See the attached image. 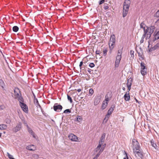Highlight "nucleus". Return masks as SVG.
Returning a JSON list of instances; mask_svg holds the SVG:
<instances>
[{"mask_svg":"<svg viewBox=\"0 0 159 159\" xmlns=\"http://www.w3.org/2000/svg\"><path fill=\"white\" fill-rule=\"evenodd\" d=\"M131 144L134 152L135 155L137 154L139 157L142 158L143 156V153L142 150L140 149L139 144L138 141L134 139L132 140Z\"/></svg>","mask_w":159,"mask_h":159,"instance_id":"nucleus-1","label":"nucleus"},{"mask_svg":"<svg viewBox=\"0 0 159 159\" xmlns=\"http://www.w3.org/2000/svg\"><path fill=\"white\" fill-rule=\"evenodd\" d=\"M62 107L61 105L58 104L57 103H55L53 106V109L55 111L60 112L62 109Z\"/></svg>","mask_w":159,"mask_h":159,"instance_id":"nucleus-2","label":"nucleus"},{"mask_svg":"<svg viewBox=\"0 0 159 159\" xmlns=\"http://www.w3.org/2000/svg\"><path fill=\"white\" fill-rule=\"evenodd\" d=\"M130 1L129 0H125L123 7V10L129 11Z\"/></svg>","mask_w":159,"mask_h":159,"instance_id":"nucleus-3","label":"nucleus"},{"mask_svg":"<svg viewBox=\"0 0 159 159\" xmlns=\"http://www.w3.org/2000/svg\"><path fill=\"white\" fill-rule=\"evenodd\" d=\"M68 138L71 141L77 142L78 140L77 137L73 134H71L68 136Z\"/></svg>","mask_w":159,"mask_h":159,"instance_id":"nucleus-4","label":"nucleus"},{"mask_svg":"<svg viewBox=\"0 0 159 159\" xmlns=\"http://www.w3.org/2000/svg\"><path fill=\"white\" fill-rule=\"evenodd\" d=\"M20 106L22 110L25 113H27L28 111V109L27 105L24 103L20 104Z\"/></svg>","mask_w":159,"mask_h":159,"instance_id":"nucleus-5","label":"nucleus"},{"mask_svg":"<svg viewBox=\"0 0 159 159\" xmlns=\"http://www.w3.org/2000/svg\"><path fill=\"white\" fill-rule=\"evenodd\" d=\"M21 123L19 122L16 127L13 128V131L15 132H16L20 131L21 128Z\"/></svg>","mask_w":159,"mask_h":159,"instance_id":"nucleus-6","label":"nucleus"},{"mask_svg":"<svg viewBox=\"0 0 159 159\" xmlns=\"http://www.w3.org/2000/svg\"><path fill=\"white\" fill-rule=\"evenodd\" d=\"M149 31H148V33L147 34V38L148 37H150L152 34L154 32L155 29V27L154 26H151L149 28Z\"/></svg>","mask_w":159,"mask_h":159,"instance_id":"nucleus-7","label":"nucleus"},{"mask_svg":"<svg viewBox=\"0 0 159 159\" xmlns=\"http://www.w3.org/2000/svg\"><path fill=\"white\" fill-rule=\"evenodd\" d=\"M115 107V106L114 105H112L111 106V107L109 109L108 111V112L107 115H106V116H107V117H108V116H110L111 114L112 113L113 111V110L114 109Z\"/></svg>","mask_w":159,"mask_h":159,"instance_id":"nucleus-8","label":"nucleus"},{"mask_svg":"<svg viewBox=\"0 0 159 159\" xmlns=\"http://www.w3.org/2000/svg\"><path fill=\"white\" fill-rule=\"evenodd\" d=\"M121 58V57L119 56V55H117L116 57L115 62V66L116 67H117L119 66V65Z\"/></svg>","mask_w":159,"mask_h":159,"instance_id":"nucleus-9","label":"nucleus"},{"mask_svg":"<svg viewBox=\"0 0 159 159\" xmlns=\"http://www.w3.org/2000/svg\"><path fill=\"white\" fill-rule=\"evenodd\" d=\"M125 100L126 101L129 100L130 99V96L129 94V92H127L124 96Z\"/></svg>","mask_w":159,"mask_h":159,"instance_id":"nucleus-10","label":"nucleus"},{"mask_svg":"<svg viewBox=\"0 0 159 159\" xmlns=\"http://www.w3.org/2000/svg\"><path fill=\"white\" fill-rule=\"evenodd\" d=\"M14 92L15 96H16L15 97L16 99L18 97L20 96L19 94V93H20V91L18 88L15 89L14 90Z\"/></svg>","mask_w":159,"mask_h":159,"instance_id":"nucleus-11","label":"nucleus"},{"mask_svg":"<svg viewBox=\"0 0 159 159\" xmlns=\"http://www.w3.org/2000/svg\"><path fill=\"white\" fill-rule=\"evenodd\" d=\"M26 149L30 151H34L35 149V148L34 145H32L27 146Z\"/></svg>","mask_w":159,"mask_h":159,"instance_id":"nucleus-12","label":"nucleus"},{"mask_svg":"<svg viewBox=\"0 0 159 159\" xmlns=\"http://www.w3.org/2000/svg\"><path fill=\"white\" fill-rule=\"evenodd\" d=\"M75 121L78 123H80L82 120V118L81 116H77L75 119Z\"/></svg>","mask_w":159,"mask_h":159,"instance_id":"nucleus-13","label":"nucleus"},{"mask_svg":"<svg viewBox=\"0 0 159 159\" xmlns=\"http://www.w3.org/2000/svg\"><path fill=\"white\" fill-rule=\"evenodd\" d=\"M34 102L37 107H39L41 109H42V107L39 103L37 99H35V100H34Z\"/></svg>","mask_w":159,"mask_h":159,"instance_id":"nucleus-14","label":"nucleus"},{"mask_svg":"<svg viewBox=\"0 0 159 159\" xmlns=\"http://www.w3.org/2000/svg\"><path fill=\"white\" fill-rule=\"evenodd\" d=\"M105 136L106 134L105 133H103L101 136L99 142L102 143L105 140Z\"/></svg>","mask_w":159,"mask_h":159,"instance_id":"nucleus-15","label":"nucleus"},{"mask_svg":"<svg viewBox=\"0 0 159 159\" xmlns=\"http://www.w3.org/2000/svg\"><path fill=\"white\" fill-rule=\"evenodd\" d=\"M108 105V103L105 102V101H103L101 107V109L103 110L106 108Z\"/></svg>","mask_w":159,"mask_h":159,"instance_id":"nucleus-16","label":"nucleus"},{"mask_svg":"<svg viewBox=\"0 0 159 159\" xmlns=\"http://www.w3.org/2000/svg\"><path fill=\"white\" fill-rule=\"evenodd\" d=\"M17 98H18V100L20 104L24 103L23 98L21 95L18 97Z\"/></svg>","mask_w":159,"mask_h":159,"instance_id":"nucleus-17","label":"nucleus"},{"mask_svg":"<svg viewBox=\"0 0 159 159\" xmlns=\"http://www.w3.org/2000/svg\"><path fill=\"white\" fill-rule=\"evenodd\" d=\"M147 68L146 67L143 69H141V73L143 75H145L146 74Z\"/></svg>","mask_w":159,"mask_h":159,"instance_id":"nucleus-18","label":"nucleus"},{"mask_svg":"<svg viewBox=\"0 0 159 159\" xmlns=\"http://www.w3.org/2000/svg\"><path fill=\"white\" fill-rule=\"evenodd\" d=\"M115 36L114 34L111 35L110 39L109 42H115Z\"/></svg>","mask_w":159,"mask_h":159,"instance_id":"nucleus-19","label":"nucleus"},{"mask_svg":"<svg viewBox=\"0 0 159 159\" xmlns=\"http://www.w3.org/2000/svg\"><path fill=\"white\" fill-rule=\"evenodd\" d=\"M115 44V42H110L109 41V46L110 48L112 49L114 48V45Z\"/></svg>","mask_w":159,"mask_h":159,"instance_id":"nucleus-20","label":"nucleus"},{"mask_svg":"<svg viewBox=\"0 0 159 159\" xmlns=\"http://www.w3.org/2000/svg\"><path fill=\"white\" fill-rule=\"evenodd\" d=\"M150 143L152 147H154L155 149H157V146L156 144L154 143V141L152 140L150 141Z\"/></svg>","mask_w":159,"mask_h":159,"instance_id":"nucleus-21","label":"nucleus"},{"mask_svg":"<svg viewBox=\"0 0 159 159\" xmlns=\"http://www.w3.org/2000/svg\"><path fill=\"white\" fill-rule=\"evenodd\" d=\"M7 126L5 124L0 125V129H6Z\"/></svg>","mask_w":159,"mask_h":159,"instance_id":"nucleus-22","label":"nucleus"},{"mask_svg":"<svg viewBox=\"0 0 159 159\" xmlns=\"http://www.w3.org/2000/svg\"><path fill=\"white\" fill-rule=\"evenodd\" d=\"M100 102V99L99 98L96 99L95 100L94 102V105H97Z\"/></svg>","mask_w":159,"mask_h":159,"instance_id":"nucleus-23","label":"nucleus"},{"mask_svg":"<svg viewBox=\"0 0 159 159\" xmlns=\"http://www.w3.org/2000/svg\"><path fill=\"white\" fill-rule=\"evenodd\" d=\"M12 30L13 31L16 32L18 31L19 28L17 26H15L13 27Z\"/></svg>","mask_w":159,"mask_h":159,"instance_id":"nucleus-24","label":"nucleus"},{"mask_svg":"<svg viewBox=\"0 0 159 159\" xmlns=\"http://www.w3.org/2000/svg\"><path fill=\"white\" fill-rule=\"evenodd\" d=\"M26 126L27 127V129L28 131L31 134H33V133H34V132H33V130H32V129L29 127L28 125H26Z\"/></svg>","mask_w":159,"mask_h":159,"instance_id":"nucleus-25","label":"nucleus"},{"mask_svg":"<svg viewBox=\"0 0 159 159\" xmlns=\"http://www.w3.org/2000/svg\"><path fill=\"white\" fill-rule=\"evenodd\" d=\"M128 11L126 10H123V17H125L128 14Z\"/></svg>","mask_w":159,"mask_h":159,"instance_id":"nucleus-26","label":"nucleus"},{"mask_svg":"<svg viewBox=\"0 0 159 159\" xmlns=\"http://www.w3.org/2000/svg\"><path fill=\"white\" fill-rule=\"evenodd\" d=\"M143 30L144 33L147 34L148 33V31H149V28L147 26H146L145 28H144Z\"/></svg>","mask_w":159,"mask_h":159,"instance_id":"nucleus-27","label":"nucleus"},{"mask_svg":"<svg viewBox=\"0 0 159 159\" xmlns=\"http://www.w3.org/2000/svg\"><path fill=\"white\" fill-rule=\"evenodd\" d=\"M122 49L123 48L121 49H119L118 50L117 55H119V56L121 57Z\"/></svg>","mask_w":159,"mask_h":159,"instance_id":"nucleus-28","label":"nucleus"},{"mask_svg":"<svg viewBox=\"0 0 159 159\" xmlns=\"http://www.w3.org/2000/svg\"><path fill=\"white\" fill-rule=\"evenodd\" d=\"M159 39V36L157 34H156L154 35V39L153 40V41L154 42L156 40Z\"/></svg>","mask_w":159,"mask_h":159,"instance_id":"nucleus-29","label":"nucleus"},{"mask_svg":"<svg viewBox=\"0 0 159 159\" xmlns=\"http://www.w3.org/2000/svg\"><path fill=\"white\" fill-rule=\"evenodd\" d=\"M0 85L1 86V87L3 89L4 88V82L3 80L2 79L0 80Z\"/></svg>","mask_w":159,"mask_h":159,"instance_id":"nucleus-30","label":"nucleus"},{"mask_svg":"<svg viewBox=\"0 0 159 159\" xmlns=\"http://www.w3.org/2000/svg\"><path fill=\"white\" fill-rule=\"evenodd\" d=\"M109 96H108V94H107L105 96V99L104 101H105V102L108 103V102L109 101Z\"/></svg>","mask_w":159,"mask_h":159,"instance_id":"nucleus-31","label":"nucleus"},{"mask_svg":"<svg viewBox=\"0 0 159 159\" xmlns=\"http://www.w3.org/2000/svg\"><path fill=\"white\" fill-rule=\"evenodd\" d=\"M140 26L141 28H143V29L144 28H145L146 27V25L143 22H142L140 24Z\"/></svg>","mask_w":159,"mask_h":159,"instance_id":"nucleus-32","label":"nucleus"},{"mask_svg":"<svg viewBox=\"0 0 159 159\" xmlns=\"http://www.w3.org/2000/svg\"><path fill=\"white\" fill-rule=\"evenodd\" d=\"M132 79L131 78H130L128 80V82L127 83V84H131V85L132 84Z\"/></svg>","mask_w":159,"mask_h":159,"instance_id":"nucleus-33","label":"nucleus"},{"mask_svg":"<svg viewBox=\"0 0 159 159\" xmlns=\"http://www.w3.org/2000/svg\"><path fill=\"white\" fill-rule=\"evenodd\" d=\"M71 111L70 109H66L64 111L63 113H70Z\"/></svg>","mask_w":159,"mask_h":159,"instance_id":"nucleus-34","label":"nucleus"},{"mask_svg":"<svg viewBox=\"0 0 159 159\" xmlns=\"http://www.w3.org/2000/svg\"><path fill=\"white\" fill-rule=\"evenodd\" d=\"M67 97L68 100L70 101V103H72V100L71 98V97L68 95H67Z\"/></svg>","mask_w":159,"mask_h":159,"instance_id":"nucleus-35","label":"nucleus"},{"mask_svg":"<svg viewBox=\"0 0 159 159\" xmlns=\"http://www.w3.org/2000/svg\"><path fill=\"white\" fill-rule=\"evenodd\" d=\"M7 154L8 158L10 159H14V158L13 157V156L10 154L8 152H7Z\"/></svg>","mask_w":159,"mask_h":159,"instance_id":"nucleus-36","label":"nucleus"},{"mask_svg":"<svg viewBox=\"0 0 159 159\" xmlns=\"http://www.w3.org/2000/svg\"><path fill=\"white\" fill-rule=\"evenodd\" d=\"M145 64L144 63H143V62H141L140 64V66H141V69H143V68H144L145 67V66H144Z\"/></svg>","mask_w":159,"mask_h":159,"instance_id":"nucleus-37","label":"nucleus"},{"mask_svg":"<svg viewBox=\"0 0 159 159\" xmlns=\"http://www.w3.org/2000/svg\"><path fill=\"white\" fill-rule=\"evenodd\" d=\"M89 66L91 68H93L95 66V64L93 63H90L89 64Z\"/></svg>","mask_w":159,"mask_h":159,"instance_id":"nucleus-38","label":"nucleus"},{"mask_svg":"<svg viewBox=\"0 0 159 159\" xmlns=\"http://www.w3.org/2000/svg\"><path fill=\"white\" fill-rule=\"evenodd\" d=\"M100 149V148H98L97 147L94 150V154H95V153L96 152H98V151H99Z\"/></svg>","mask_w":159,"mask_h":159,"instance_id":"nucleus-39","label":"nucleus"},{"mask_svg":"<svg viewBox=\"0 0 159 159\" xmlns=\"http://www.w3.org/2000/svg\"><path fill=\"white\" fill-rule=\"evenodd\" d=\"M83 62L82 61H81L80 62V64L79 65V66H80V72H81V69H82L81 66H82V65H83Z\"/></svg>","mask_w":159,"mask_h":159,"instance_id":"nucleus-40","label":"nucleus"},{"mask_svg":"<svg viewBox=\"0 0 159 159\" xmlns=\"http://www.w3.org/2000/svg\"><path fill=\"white\" fill-rule=\"evenodd\" d=\"M154 16L156 17H159V10H158L155 14Z\"/></svg>","mask_w":159,"mask_h":159,"instance_id":"nucleus-41","label":"nucleus"},{"mask_svg":"<svg viewBox=\"0 0 159 159\" xmlns=\"http://www.w3.org/2000/svg\"><path fill=\"white\" fill-rule=\"evenodd\" d=\"M94 91L92 89H90L89 90V93L91 95H92Z\"/></svg>","mask_w":159,"mask_h":159,"instance_id":"nucleus-42","label":"nucleus"},{"mask_svg":"<svg viewBox=\"0 0 159 159\" xmlns=\"http://www.w3.org/2000/svg\"><path fill=\"white\" fill-rule=\"evenodd\" d=\"M107 50L106 49H105L103 51V55L104 56H105L107 54Z\"/></svg>","mask_w":159,"mask_h":159,"instance_id":"nucleus-43","label":"nucleus"},{"mask_svg":"<svg viewBox=\"0 0 159 159\" xmlns=\"http://www.w3.org/2000/svg\"><path fill=\"white\" fill-rule=\"evenodd\" d=\"M109 7L108 6V5L107 4H105L104 5L103 8L105 10H107V9H108Z\"/></svg>","mask_w":159,"mask_h":159,"instance_id":"nucleus-44","label":"nucleus"},{"mask_svg":"<svg viewBox=\"0 0 159 159\" xmlns=\"http://www.w3.org/2000/svg\"><path fill=\"white\" fill-rule=\"evenodd\" d=\"M104 150V148H101L99 149V150L98 151V152L99 153H100V154H101V153Z\"/></svg>","mask_w":159,"mask_h":159,"instance_id":"nucleus-45","label":"nucleus"},{"mask_svg":"<svg viewBox=\"0 0 159 159\" xmlns=\"http://www.w3.org/2000/svg\"><path fill=\"white\" fill-rule=\"evenodd\" d=\"M96 53L97 54L99 55L100 56L102 54V52H100V51L99 50H97L96 52Z\"/></svg>","mask_w":159,"mask_h":159,"instance_id":"nucleus-46","label":"nucleus"},{"mask_svg":"<svg viewBox=\"0 0 159 159\" xmlns=\"http://www.w3.org/2000/svg\"><path fill=\"white\" fill-rule=\"evenodd\" d=\"M102 143H101V142H99V144L98 146H97V147L98 148H101L102 145Z\"/></svg>","mask_w":159,"mask_h":159,"instance_id":"nucleus-47","label":"nucleus"},{"mask_svg":"<svg viewBox=\"0 0 159 159\" xmlns=\"http://www.w3.org/2000/svg\"><path fill=\"white\" fill-rule=\"evenodd\" d=\"M134 52L133 50H131L130 51V54L132 57H134Z\"/></svg>","mask_w":159,"mask_h":159,"instance_id":"nucleus-48","label":"nucleus"},{"mask_svg":"<svg viewBox=\"0 0 159 159\" xmlns=\"http://www.w3.org/2000/svg\"><path fill=\"white\" fill-rule=\"evenodd\" d=\"M126 84L127 85L128 89V91L129 92V91L130 89L131 86V84Z\"/></svg>","mask_w":159,"mask_h":159,"instance_id":"nucleus-49","label":"nucleus"},{"mask_svg":"<svg viewBox=\"0 0 159 159\" xmlns=\"http://www.w3.org/2000/svg\"><path fill=\"white\" fill-rule=\"evenodd\" d=\"M153 48L154 50L157 49V48L159 47V46L158 44H156V45L154 46L153 47Z\"/></svg>","mask_w":159,"mask_h":159,"instance_id":"nucleus-50","label":"nucleus"},{"mask_svg":"<svg viewBox=\"0 0 159 159\" xmlns=\"http://www.w3.org/2000/svg\"><path fill=\"white\" fill-rule=\"evenodd\" d=\"M105 2V0H101L99 2V5L102 4L103 3Z\"/></svg>","mask_w":159,"mask_h":159,"instance_id":"nucleus-51","label":"nucleus"},{"mask_svg":"<svg viewBox=\"0 0 159 159\" xmlns=\"http://www.w3.org/2000/svg\"><path fill=\"white\" fill-rule=\"evenodd\" d=\"M100 154L98 152L95 156L94 157L96 158L97 159V158L99 157Z\"/></svg>","mask_w":159,"mask_h":159,"instance_id":"nucleus-52","label":"nucleus"},{"mask_svg":"<svg viewBox=\"0 0 159 159\" xmlns=\"http://www.w3.org/2000/svg\"><path fill=\"white\" fill-rule=\"evenodd\" d=\"M154 50V49L153 47L151 48L149 50V51L150 52H152Z\"/></svg>","mask_w":159,"mask_h":159,"instance_id":"nucleus-53","label":"nucleus"},{"mask_svg":"<svg viewBox=\"0 0 159 159\" xmlns=\"http://www.w3.org/2000/svg\"><path fill=\"white\" fill-rule=\"evenodd\" d=\"M125 154H126V157H124V158H123V159H131V158H130V159H129V157H128V156L127 155V153H125Z\"/></svg>","mask_w":159,"mask_h":159,"instance_id":"nucleus-54","label":"nucleus"},{"mask_svg":"<svg viewBox=\"0 0 159 159\" xmlns=\"http://www.w3.org/2000/svg\"><path fill=\"white\" fill-rule=\"evenodd\" d=\"M147 35V34H146V33H144V34L142 36V38H143V39H144V38H145V37L146 36V35Z\"/></svg>","mask_w":159,"mask_h":159,"instance_id":"nucleus-55","label":"nucleus"},{"mask_svg":"<svg viewBox=\"0 0 159 159\" xmlns=\"http://www.w3.org/2000/svg\"><path fill=\"white\" fill-rule=\"evenodd\" d=\"M143 41H144V39L141 38V39L140 41V43H143Z\"/></svg>","mask_w":159,"mask_h":159,"instance_id":"nucleus-56","label":"nucleus"},{"mask_svg":"<svg viewBox=\"0 0 159 159\" xmlns=\"http://www.w3.org/2000/svg\"><path fill=\"white\" fill-rule=\"evenodd\" d=\"M88 71L90 74L91 73V71H92V70H91L90 69L88 68L87 70Z\"/></svg>","mask_w":159,"mask_h":159,"instance_id":"nucleus-57","label":"nucleus"},{"mask_svg":"<svg viewBox=\"0 0 159 159\" xmlns=\"http://www.w3.org/2000/svg\"><path fill=\"white\" fill-rule=\"evenodd\" d=\"M31 135H32V136H33V137L35 138V139H36V137L34 135V133H33V134H31Z\"/></svg>","mask_w":159,"mask_h":159,"instance_id":"nucleus-58","label":"nucleus"},{"mask_svg":"<svg viewBox=\"0 0 159 159\" xmlns=\"http://www.w3.org/2000/svg\"><path fill=\"white\" fill-rule=\"evenodd\" d=\"M33 96H34V100H35V99H37L36 98V97L35 96V94L34 93H33Z\"/></svg>","mask_w":159,"mask_h":159,"instance_id":"nucleus-59","label":"nucleus"},{"mask_svg":"<svg viewBox=\"0 0 159 159\" xmlns=\"http://www.w3.org/2000/svg\"><path fill=\"white\" fill-rule=\"evenodd\" d=\"M77 91L78 92H80L81 91V89H78L77 90Z\"/></svg>","mask_w":159,"mask_h":159,"instance_id":"nucleus-60","label":"nucleus"},{"mask_svg":"<svg viewBox=\"0 0 159 159\" xmlns=\"http://www.w3.org/2000/svg\"><path fill=\"white\" fill-rule=\"evenodd\" d=\"M106 145V144L105 143L104 144H103L102 146V147H103L102 148H105V147Z\"/></svg>","mask_w":159,"mask_h":159,"instance_id":"nucleus-61","label":"nucleus"},{"mask_svg":"<svg viewBox=\"0 0 159 159\" xmlns=\"http://www.w3.org/2000/svg\"><path fill=\"white\" fill-rule=\"evenodd\" d=\"M122 89L124 91H125V87H123L122 88Z\"/></svg>","mask_w":159,"mask_h":159,"instance_id":"nucleus-62","label":"nucleus"},{"mask_svg":"<svg viewBox=\"0 0 159 159\" xmlns=\"http://www.w3.org/2000/svg\"><path fill=\"white\" fill-rule=\"evenodd\" d=\"M6 122L7 123H9L10 122V121L9 120L8 121H7Z\"/></svg>","mask_w":159,"mask_h":159,"instance_id":"nucleus-63","label":"nucleus"},{"mask_svg":"<svg viewBox=\"0 0 159 159\" xmlns=\"http://www.w3.org/2000/svg\"><path fill=\"white\" fill-rule=\"evenodd\" d=\"M156 34H157L159 36V31H158Z\"/></svg>","mask_w":159,"mask_h":159,"instance_id":"nucleus-64","label":"nucleus"}]
</instances>
